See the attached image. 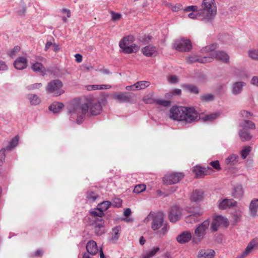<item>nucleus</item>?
<instances>
[{"instance_id": "nucleus-48", "label": "nucleus", "mask_w": 258, "mask_h": 258, "mask_svg": "<svg viewBox=\"0 0 258 258\" xmlns=\"http://www.w3.org/2000/svg\"><path fill=\"white\" fill-rule=\"evenodd\" d=\"M155 102L159 105H161V106H165V107L169 106H170V105L171 104V102L170 101L164 100V99L163 100L158 99V100H156L155 101Z\"/></svg>"}, {"instance_id": "nucleus-46", "label": "nucleus", "mask_w": 258, "mask_h": 258, "mask_svg": "<svg viewBox=\"0 0 258 258\" xmlns=\"http://www.w3.org/2000/svg\"><path fill=\"white\" fill-rule=\"evenodd\" d=\"M98 197V195L95 192L90 191L87 193V198L88 201L91 202L95 201Z\"/></svg>"}, {"instance_id": "nucleus-56", "label": "nucleus", "mask_w": 258, "mask_h": 258, "mask_svg": "<svg viewBox=\"0 0 258 258\" xmlns=\"http://www.w3.org/2000/svg\"><path fill=\"white\" fill-rule=\"evenodd\" d=\"M240 115L244 118H248L252 115V113L249 111L246 110H242L240 112Z\"/></svg>"}, {"instance_id": "nucleus-7", "label": "nucleus", "mask_w": 258, "mask_h": 258, "mask_svg": "<svg viewBox=\"0 0 258 258\" xmlns=\"http://www.w3.org/2000/svg\"><path fill=\"white\" fill-rule=\"evenodd\" d=\"M62 86V83L60 80H53L48 83L46 91L49 94H52L53 96H59L64 93Z\"/></svg>"}, {"instance_id": "nucleus-38", "label": "nucleus", "mask_w": 258, "mask_h": 258, "mask_svg": "<svg viewBox=\"0 0 258 258\" xmlns=\"http://www.w3.org/2000/svg\"><path fill=\"white\" fill-rule=\"evenodd\" d=\"M19 137L18 136H15L9 142V145L5 148L7 151H11L18 144Z\"/></svg>"}, {"instance_id": "nucleus-16", "label": "nucleus", "mask_w": 258, "mask_h": 258, "mask_svg": "<svg viewBox=\"0 0 258 258\" xmlns=\"http://www.w3.org/2000/svg\"><path fill=\"white\" fill-rule=\"evenodd\" d=\"M187 61L189 63H192L196 62L200 63H207L212 61V57L208 56H200L198 55H191L187 57Z\"/></svg>"}, {"instance_id": "nucleus-39", "label": "nucleus", "mask_w": 258, "mask_h": 258, "mask_svg": "<svg viewBox=\"0 0 258 258\" xmlns=\"http://www.w3.org/2000/svg\"><path fill=\"white\" fill-rule=\"evenodd\" d=\"M200 98L203 102H209L214 100L215 96L211 93L205 94L201 95Z\"/></svg>"}, {"instance_id": "nucleus-49", "label": "nucleus", "mask_w": 258, "mask_h": 258, "mask_svg": "<svg viewBox=\"0 0 258 258\" xmlns=\"http://www.w3.org/2000/svg\"><path fill=\"white\" fill-rule=\"evenodd\" d=\"M90 214L92 216L96 217L95 220H96L97 218H102V216L104 215V213H102L101 211L97 210V209L90 211Z\"/></svg>"}, {"instance_id": "nucleus-60", "label": "nucleus", "mask_w": 258, "mask_h": 258, "mask_svg": "<svg viewBox=\"0 0 258 258\" xmlns=\"http://www.w3.org/2000/svg\"><path fill=\"white\" fill-rule=\"evenodd\" d=\"M219 225L213 220L211 224V228L214 232L217 231Z\"/></svg>"}, {"instance_id": "nucleus-30", "label": "nucleus", "mask_w": 258, "mask_h": 258, "mask_svg": "<svg viewBox=\"0 0 258 258\" xmlns=\"http://www.w3.org/2000/svg\"><path fill=\"white\" fill-rule=\"evenodd\" d=\"M239 126L244 129H251L253 130L255 128V125L254 122L250 120L243 119L239 123Z\"/></svg>"}, {"instance_id": "nucleus-19", "label": "nucleus", "mask_w": 258, "mask_h": 258, "mask_svg": "<svg viewBox=\"0 0 258 258\" xmlns=\"http://www.w3.org/2000/svg\"><path fill=\"white\" fill-rule=\"evenodd\" d=\"M192 238L191 233L190 231H185L178 235L176 237V240L179 243H185L189 241Z\"/></svg>"}, {"instance_id": "nucleus-51", "label": "nucleus", "mask_w": 258, "mask_h": 258, "mask_svg": "<svg viewBox=\"0 0 258 258\" xmlns=\"http://www.w3.org/2000/svg\"><path fill=\"white\" fill-rule=\"evenodd\" d=\"M6 150H7L5 148H3L0 150V166H2L5 162Z\"/></svg>"}, {"instance_id": "nucleus-45", "label": "nucleus", "mask_w": 258, "mask_h": 258, "mask_svg": "<svg viewBox=\"0 0 258 258\" xmlns=\"http://www.w3.org/2000/svg\"><path fill=\"white\" fill-rule=\"evenodd\" d=\"M184 87L191 93L195 94L199 93L198 88L194 85H185Z\"/></svg>"}, {"instance_id": "nucleus-54", "label": "nucleus", "mask_w": 258, "mask_h": 258, "mask_svg": "<svg viewBox=\"0 0 258 258\" xmlns=\"http://www.w3.org/2000/svg\"><path fill=\"white\" fill-rule=\"evenodd\" d=\"M111 19L113 21H118L121 17V15L119 13H115L114 12H111Z\"/></svg>"}, {"instance_id": "nucleus-27", "label": "nucleus", "mask_w": 258, "mask_h": 258, "mask_svg": "<svg viewBox=\"0 0 258 258\" xmlns=\"http://www.w3.org/2000/svg\"><path fill=\"white\" fill-rule=\"evenodd\" d=\"M243 191L241 185L237 184L235 185L233 190L232 196L236 199H240L243 196Z\"/></svg>"}, {"instance_id": "nucleus-28", "label": "nucleus", "mask_w": 258, "mask_h": 258, "mask_svg": "<svg viewBox=\"0 0 258 258\" xmlns=\"http://www.w3.org/2000/svg\"><path fill=\"white\" fill-rule=\"evenodd\" d=\"M120 230L121 227L119 226H116L112 228L111 233L112 236L110 238L109 240L110 241H112L114 243L116 242L119 237V232L120 231Z\"/></svg>"}, {"instance_id": "nucleus-12", "label": "nucleus", "mask_w": 258, "mask_h": 258, "mask_svg": "<svg viewBox=\"0 0 258 258\" xmlns=\"http://www.w3.org/2000/svg\"><path fill=\"white\" fill-rule=\"evenodd\" d=\"M181 217V209L178 206H175L170 208L169 213V219L170 222L175 223L179 221Z\"/></svg>"}, {"instance_id": "nucleus-26", "label": "nucleus", "mask_w": 258, "mask_h": 258, "mask_svg": "<svg viewBox=\"0 0 258 258\" xmlns=\"http://www.w3.org/2000/svg\"><path fill=\"white\" fill-rule=\"evenodd\" d=\"M64 105L59 102H54L49 106V109L54 113L59 112L63 107Z\"/></svg>"}, {"instance_id": "nucleus-1", "label": "nucleus", "mask_w": 258, "mask_h": 258, "mask_svg": "<svg viewBox=\"0 0 258 258\" xmlns=\"http://www.w3.org/2000/svg\"><path fill=\"white\" fill-rule=\"evenodd\" d=\"M106 102V99L104 97L99 98L97 101L93 100L90 101L89 104L84 103L82 105L78 101H71L67 106L68 115L72 118L77 117V123L81 124L89 108L92 115H97L100 114L102 105H104Z\"/></svg>"}, {"instance_id": "nucleus-15", "label": "nucleus", "mask_w": 258, "mask_h": 258, "mask_svg": "<svg viewBox=\"0 0 258 258\" xmlns=\"http://www.w3.org/2000/svg\"><path fill=\"white\" fill-rule=\"evenodd\" d=\"M192 171L195 173L197 177H202L203 175L209 174L212 171V169L209 166L202 167L196 166L193 168Z\"/></svg>"}, {"instance_id": "nucleus-20", "label": "nucleus", "mask_w": 258, "mask_h": 258, "mask_svg": "<svg viewBox=\"0 0 258 258\" xmlns=\"http://www.w3.org/2000/svg\"><path fill=\"white\" fill-rule=\"evenodd\" d=\"M14 66L17 70H24L27 66V59L24 57H19L14 61Z\"/></svg>"}, {"instance_id": "nucleus-14", "label": "nucleus", "mask_w": 258, "mask_h": 258, "mask_svg": "<svg viewBox=\"0 0 258 258\" xmlns=\"http://www.w3.org/2000/svg\"><path fill=\"white\" fill-rule=\"evenodd\" d=\"M237 202L233 199H224L218 201V208L221 210L236 207Z\"/></svg>"}, {"instance_id": "nucleus-40", "label": "nucleus", "mask_w": 258, "mask_h": 258, "mask_svg": "<svg viewBox=\"0 0 258 258\" xmlns=\"http://www.w3.org/2000/svg\"><path fill=\"white\" fill-rule=\"evenodd\" d=\"M31 68L34 72L40 73L44 75V67L41 63L36 62L32 66Z\"/></svg>"}, {"instance_id": "nucleus-23", "label": "nucleus", "mask_w": 258, "mask_h": 258, "mask_svg": "<svg viewBox=\"0 0 258 258\" xmlns=\"http://www.w3.org/2000/svg\"><path fill=\"white\" fill-rule=\"evenodd\" d=\"M238 136L242 142H247L250 141L252 136L250 133L246 129L241 128L239 130Z\"/></svg>"}, {"instance_id": "nucleus-52", "label": "nucleus", "mask_w": 258, "mask_h": 258, "mask_svg": "<svg viewBox=\"0 0 258 258\" xmlns=\"http://www.w3.org/2000/svg\"><path fill=\"white\" fill-rule=\"evenodd\" d=\"M183 11L185 12H196L198 11V8L197 6H189L185 7L183 9Z\"/></svg>"}, {"instance_id": "nucleus-61", "label": "nucleus", "mask_w": 258, "mask_h": 258, "mask_svg": "<svg viewBox=\"0 0 258 258\" xmlns=\"http://www.w3.org/2000/svg\"><path fill=\"white\" fill-rule=\"evenodd\" d=\"M171 9L173 12H178L182 9V6L180 4H176L174 6L172 7Z\"/></svg>"}, {"instance_id": "nucleus-13", "label": "nucleus", "mask_w": 258, "mask_h": 258, "mask_svg": "<svg viewBox=\"0 0 258 258\" xmlns=\"http://www.w3.org/2000/svg\"><path fill=\"white\" fill-rule=\"evenodd\" d=\"M188 213L189 215L185 218V221L186 223H193L200 220L201 216V213L200 212V210L194 209L188 211Z\"/></svg>"}, {"instance_id": "nucleus-53", "label": "nucleus", "mask_w": 258, "mask_h": 258, "mask_svg": "<svg viewBox=\"0 0 258 258\" xmlns=\"http://www.w3.org/2000/svg\"><path fill=\"white\" fill-rule=\"evenodd\" d=\"M210 165L212 166L213 168L217 170H220L221 169V166L218 160L210 162Z\"/></svg>"}, {"instance_id": "nucleus-57", "label": "nucleus", "mask_w": 258, "mask_h": 258, "mask_svg": "<svg viewBox=\"0 0 258 258\" xmlns=\"http://www.w3.org/2000/svg\"><path fill=\"white\" fill-rule=\"evenodd\" d=\"M42 86L41 83H35L32 85H29L27 87L28 90H34L36 89H39Z\"/></svg>"}, {"instance_id": "nucleus-22", "label": "nucleus", "mask_w": 258, "mask_h": 258, "mask_svg": "<svg viewBox=\"0 0 258 258\" xmlns=\"http://www.w3.org/2000/svg\"><path fill=\"white\" fill-rule=\"evenodd\" d=\"M246 85L244 82H237L233 84L231 92L234 95H237L241 93L243 87Z\"/></svg>"}, {"instance_id": "nucleus-3", "label": "nucleus", "mask_w": 258, "mask_h": 258, "mask_svg": "<svg viewBox=\"0 0 258 258\" xmlns=\"http://www.w3.org/2000/svg\"><path fill=\"white\" fill-rule=\"evenodd\" d=\"M150 219H152V229L155 231L161 228V229L158 231L157 234L160 237L163 236L168 231V224L167 222H164L163 213L161 212L152 213L151 212L144 221L148 222Z\"/></svg>"}, {"instance_id": "nucleus-8", "label": "nucleus", "mask_w": 258, "mask_h": 258, "mask_svg": "<svg viewBox=\"0 0 258 258\" xmlns=\"http://www.w3.org/2000/svg\"><path fill=\"white\" fill-rule=\"evenodd\" d=\"M173 46L175 49L181 52H188L192 47L190 41L184 38L176 40Z\"/></svg>"}, {"instance_id": "nucleus-24", "label": "nucleus", "mask_w": 258, "mask_h": 258, "mask_svg": "<svg viewBox=\"0 0 258 258\" xmlns=\"http://www.w3.org/2000/svg\"><path fill=\"white\" fill-rule=\"evenodd\" d=\"M215 252L211 249H201L198 253V258H213Z\"/></svg>"}, {"instance_id": "nucleus-50", "label": "nucleus", "mask_w": 258, "mask_h": 258, "mask_svg": "<svg viewBox=\"0 0 258 258\" xmlns=\"http://www.w3.org/2000/svg\"><path fill=\"white\" fill-rule=\"evenodd\" d=\"M20 50V47L18 45H16L8 52V54L10 56L12 57L13 56L15 55L16 53L18 52Z\"/></svg>"}, {"instance_id": "nucleus-25", "label": "nucleus", "mask_w": 258, "mask_h": 258, "mask_svg": "<svg viewBox=\"0 0 258 258\" xmlns=\"http://www.w3.org/2000/svg\"><path fill=\"white\" fill-rule=\"evenodd\" d=\"M249 210L250 215L252 217L256 216L258 211V199H253L251 201L249 205Z\"/></svg>"}, {"instance_id": "nucleus-5", "label": "nucleus", "mask_w": 258, "mask_h": 258, "mask_svg": "<svg viewBox=\"0 0 258 258\" xmlns=\"http://www.w3.org/2000/svg\"><path fill=\"white\" fill-rule=\"evenodd\" d=\"M218 44L213 43L209 46L205 47L203 51H206L208 54V57H212V60L215 58L217 60L222 61L225 63H228L229 61V55L223 51H217Z\"/></svg>"}, {"instance_id": "nucleus-21", "label": "nucleus", "mask_w": 258, "mask_h": 258, "mask_svg": "<svg viewBox=\"0 0 258 258\" xmlns=\"http://www.w3.org/2000/svg\"><path fill=\"white\" fill-rule=\"evenodd\" d=\"M142 52L144 55L148 57L156 56L157 52L155 46L148 45L142 48Z\"/></svg>"}, {"instance_id": "nucleus-34", "label": "nucleus", "mask_w": 258, "mask_h": 258, "mask_svg": "<svg viewBox=\"0 0 258 258\" xmlns=\"http://www.w3.org/2000/svg\"><path fill=\"white\" fill-rule=\"evenodd\" d=\"M238 156L232 154L228 156L225 160V163L227 165H234L238 162Z\"/></svg>"}, {"instance_id": "nucleus-43", "label": "nucleus", "mask_w": 258, "mask_h": 258, "mask_svg": "<svg viewBox=\"0 0 258 258\" xmlns=\"http://www.w3.org/2000/svg\"><path fill=\"white\" fill-rule=\"evenodd\" d=\"M159 250L160 248L159 247H154L147 253L143 255L142 258H151L155 255Z\"/></svg>"}, {"instance_id": "nucleus-58", "label": "nucleus", "mask_w": 258, "mask_h": 258, "mask_svg": "<svg viewBox=\"0 0 258 258\" xmlns=\"http://www.w3.org/2000/svg\"><path fill=\"white\" fill-rule=\"evenodd\" d=\"M8 69V67L4 61L0 60V71H6Z\"/></svg>"}, {"instance_id": "nucleus-2", "label": "nucleus", "mask_w": 258, "mask_h": 258, "mask_svg": "<svg viewBox=\"0 0 258 258\" xmlns=\"http://www.w3.org/2000/svg\"><path fill=\"white\" fill-rule=\"evenodd\" d=\"M170 118L179 121L183 125H186L200 119L198 113L194 107L172 106L169 112Z\"/></svg>"}, {"instance_id": "nucleus-42", "label": "nucleus", "mask_w": 258, "mask_h": 258, "mask_svg": "<svg viewBox=\"0 0 258 258\" xmlns=\"http://www.w3.org/2000/svg\"><path fill=\"white\" fill-rule=\"evenodd\" d=\"M219 115L220 113L215 112L205 115L203 119L205 121H213L215 119H216Z\"/></svg>"}, {"instance_id": "nucleus-18", "label": "nucleus", "mask_w": 258, "mask_h": 258, "mask_svg": "<svg viewBox=\"0 0 258 258\" xmlns=\"http://www.w3.org/2000/svg\"><path fill=\"white\" fill-rule=\"evenodd\" d=\"M86 248L88 253L92 255L96 254L99 251L97 243L92 240L89 241L87 243Z\"/></svg>"}, {"instance_id": "nucleus-47", "label": "nucleus", "mask_w": 258, "mask_h": 258, "mask_svg": "<svg viewBox=\"0 0 258 258\" xmlns=\"http://www.w3.org/2000/svg\"><path fill=\"white\" fill-rule=\"evenodd\" d=\"M146 188V185L145 184H138L135 186L133 191L134 193L139 194L145 190Z\"/></svg>"}, {"instance_id": "nucleus-44", "label": "nucleus", "mask_w": 258, "mask_h": 258, "mask_svg": "<svg viewBox=\"0 0 258 258\" xmlns=\"http://www.w3.org/2000/svg\"><path fill=\"white\" fill-rule=\"evenodd\" d=\"M252 148L249 146H245L241 151V156L243 159H245L249 153L251 152Z\"/></svg>"}, {"instance_id": "nucleus-55", "label": "nucleus", "mask_w": 258, "mask_h": 258, "mask_svg": "<svg viewBox=\"0 0 258 258\" xmlns=\"http://www.w3.org/2000/svg\"><path fill=\"white\" fill-rule=\"evenodd\" d=\"M112 205L115 207H120L122 205V200L119 198L114 199L112 202Z\"/></svg>"}, {"instance_id": "nucleus-59", "label": "nucleus", "mask_w": 258, "mask_h": 258, "mask_svg": "<svg viewBox=\"0 0 258 258\" xmlns=\"http://www.w3.org/2000/svg\"><path fill=\"white\" fill-rule=\"evenodd\" d=\"M250 83L254 86L258 87V77L253 76L250 81Z\"/></svg>"}, {"instance_id": "nucleus-29", "label": "nucleus", "mask_w": 258, "mask_h": 258, "mask_svg": "<svg viewBox=\"0 0 258 258\" xmlns=\"http://www.w3.org/2000/svg\"><path fill=\"white\" fill-rule=\"evenodd\" d=\"M213 220L215 221V222L219 226L222 225L226 227L229 225L228 219L221 215L216 216Z\"/></svg>"}, {"instance_id": "nucleus-31", "label": "nucleus", "mask_w": 258, "mask_h": 258, "mask_svg": "<svg viewBox=\"0 0 258 258\" xmlns=\"http://www.w3.org/2000/svg\"><path fill=\"white\" fill-rule=\"evenodd\" d=\"M188 17L190 19H198L206 22V17L204 16V14H203L200 10L196 12L190 13L188 14Z\"/></svg>"}, {"instance_id": "nucleus-10", "label": "nucleus", "mask_w": 258, "mask_h": 258, "mask_svg": "<svg viewBox=\"0 0 258 258\" xmlns=\"http://www.w3.org/2000/svg\"><path fill=\"white\" fill-rule=\"evenodd\" d=\"M184 177V174L181 172H175L167 174L163 177V183L165 184H175L179 182Z\"/></svg>"}, {"instance_id": "nucleus-36", "label": "nucleus", "mask_w": 258, "mask_h": 258, "mask_svg": "<svg viewBox=\"0 0 258 258\" xmlns=\"http://www.w3.org/2000/svg\"><path fill=\"white\" fill-rule=\"evenodd\" d=\"M111 203L108 201H103L97 206V210L101 211L102 213L106 211L111 205Z\"/></svg>"}, {"instance_id": "nucleus-33", "label": "nucleus", "mask_w": 258, "mask_h": 258, "mask_svg": "<svg viewBox=\"0 0 258 258\" xmlns=\"http://www.w3.org/2000/svg\"><path fill=\"white\" fill-rule=\"evenodd\" d=\"M204 192L202 190L196 189L193 191L191 195V200L194 202H199L203 198Z\"/></svg>"}, {"instance_id": "nucleus-32", "label": "nucleus", "mask_w": 258, "mask_h": 258, "mask_svg": "<svg viewBox=\"0 0 258 258\" xmlns=\"http://www.w3.org/2000/svg\"><path fill=\"white\" fill-rule=\"evenodd\" d=\"M258 245V241L255 239L252 240L246 246L245 250L242 253L245 256H247L253 249V248Z\"/></svg>"}, {"instance_id": "nucleus-62", "label": "nucleus", "mask_w": 258, "mask_h": 258, "mask_svg": "<svg viewBox=\"0 0 258 258\" xmlns=\"http://www.w3.org/2000/svg\"><path fill=\"white\" fill-rule=\"evenodd\" d=\"M98 85H88L87 86V89L89 91L98 90Z\"/></svg>"}, {"instance_id": "nucleus-64", "label": "nucleus", "mask_w": 258, "mask_h": 258, "mask_svg": "<svg viewBox=\"0 0 258 258\" xmlns=\"http://www.w3.org/2000/svg\"><path fill=\"white\" fill-rule=\"evenodd\" d=\"M131 212V210L130 208H126L123 212V215L126 217H128L130 216Z\"/></svg>"}, {"instance_id": "nucleus-17", "label": "nucleus", "mask_w": 258, "mask_h": 258, "mask_svg": "<svg viewBox=\"0 0 258 258\" xmlns=\"http://www.w3.org/2000/svg\"><path fill=\"white\" fill-rule=\"evenodd\" d=\"M113 98L119 102H130L132 100V96L127 92L125 93H115Z\"/></svg>"}, {"instance_id": "nucleus-6", "label": "nucleus", "mask_w": 258, "mask_h": 258, "mask_svg": "<svg viewBox=\"0 0 258 258\" xmlns=\"http://www.w3.org/2000/svg\"><path fill=\"white\" fill-rule=\"evenodd\" d=\"M135 41L133 35L125 36L119 41V46L122 52L125 54L136 53L139 50V47L133 42Z\"/></svg>"}, {"instance_id": "nucleus-11", "label": "nucleus", "mask_w": 258, "mask_h": 258, "mask_svg": "<svg viewBox=\"0 0 258 258\" xmlns=\"http://www.w3.org/2000/svg\"><path fill=\"white\" fill-rule=\"evenodd\" d=\"M94 225V232L96 235L100 236L105 233L104 221L102 218H97L93 223Z\"/></svg>"}, {"instance_id": "nucleus-37", "label": "nucleus", "mask_w": 258, "mask_h": 258, "mask_svg": "<svg viewBox=\"0 0 258 258\" xmlns=\"http://www.w3.org/2000/svg\"><path fill=\"white\" fill-rule=\"evenodd\" d=\"M150 85V82L146 81H138L135 83V89H136V90L144 89L149 86Z\"/></svg>"}, {"instance_id": "nucleus-4", "label": "nucleus", "mask_w": 258, "mask_h": 258, "mask_svg": "<svg viewBox=\"0 0 258 258\" xmlns=\"http://www.w3.org/2000/svg\"><path fill=\"white\" fill-rule=\"evenodd\" d=\"M200 11L204 14L206 22L212 21L217 13V7L214 0H203Z\"/></svg>"}, {"instance_id": "nucleus-35", "label": "nucleus", "mask_w": 258, "mask_h": 258, "mask_svg": "<svg viewBox=\"0 0 258 258\" xmlns=\"http://www.w3.org/2000/svg\"><path fill=\"white\" fill-rule=\"evenodd\" d=\"M28 98L32 105H37L41 102L40 98L36 94H28Z\"/></svg>"}, {"instance_id": "nucleus-63", "label": "nucleus", "mask_w": 258, "mask_h": 258, "mask_svg": "<svg viewBox=\"0 0 258 258\" xmlns=\"http://www.w3.org/2000/svg\"><path fill=\"white\" fill-rule=\"evenodd\" d=\"M169 81L172 83H176L178 82L177 78L175 76H171L169 78Z\"/></svg>"}, {"instance_id": "nucleus-9", "label": "nucleus", "mask_w": 258, "mask_h": 258, "mask_svg": "<svg viewBox=\"0 0 258 258\" xmlns=\"http://www.w3.org/2000/svg\"><path fill=\"white\" fill-rule=\"evenodd\" d=\"M210 225V221L206 220L200 224L195 230V234L196 235L195 238H194V241H196L197 239L198 241H201L205 235L206 230L208 229Z\"/></svg>"}, {"instance_id": "nucleus-41", "label": "nucleus", "mask_w": 258, "mask_h": 258, "mask_svg": "<svg viewBox=\"0 0 258 258\" xmlns=\"http://www.w3.org/2000/svg\"><path fill=\"white\" fill-rule=\"evenodd\" d=\"M248 55L253 60H258V49H251L248 51Z\"/></svg>"}]
</instances>
